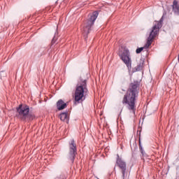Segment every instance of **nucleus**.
<instances>
[{
	"mask_svg": "<svg viewBox=\"0 0 179 179\" xmlns=\"http://www.w3.org/2000/svg\"><path fill=\"white\" fill-rule=\"evenodd\" d=\"M139 81L131 83L122 101V104H126L127 108L134 115L136 113V100L139 96Z\"/></svg>",
	"mask_w": 179,
	"mask_h": 179,
	"instance_id": "nucleus-1",
	"label": "nucleus"
},
{
	"mask_svg": "<svg viewBox=\"0 0 179 179\" xmlns=\"http://www.w3.org/2000/svg\"><path fill=\"white\" fill-rule=\"evenodd\" d=\"M86 78L80 77L77 83L75 92V101L79 103L85 100V93L87 92V84Z\"/></svg>",
	"mask_w": 179,
	"mask_h": 179,
	"instance_id": "nucleus-2",
	"label": "nucleus"
},
{
	"mask_svg": "<svg viewBox=\"0 0 179 179\" xmlns=\"http://www.w3.org/2000/svg\"><path fill=\"white\" fill-rule=\"evenodd\" d=\"M163 26V17L160 19L159 21H155L154 22V25L152 27L149 36L147 38V42L144 45V48H148L152 45V43H153V40L159 36V31H160V28Z\"/></svg>",
	"mask_w": 179,
	"mask_h": 179,
	"instance_id": "nucleus-3",
	"label": "nucleus"
},
{
	"mask_svg": "<svg viewBox=\"0 0 179 179\" xmlns=\"http://www.w3.org/2000/svg\"><path fill=\"white\" fill-rule=\"evenodd\" d=\"M98 16H99L98 11H94L92 14H90L88 15V19L84 24V27L82 29V33L83 34L85 40L87 39V34L90 33V31L92 30V26L94 24V22H96V19H97Z\"/></svg>",
	"mask_w": 179,
	"mask_h": 179,
	"instance_id": "nucleus-4",
	"label": "nucleus"
},
{
	"mask_svg": "<svg viewBox=\"0 0 179 179\" xmlns=\"http://www.w3.org/2000/svg\"><path fill=\"white\" fill-rule=\"evenodd\" d=\"M120 59L125 64L129 71H131L132 69V59H131V53L129 50L125 48L120 55Z\"/></svg>",
	"mask_w": 179,
	"mask_h": 179,
	"instance_id": "nucleus-5",
	"label": "nucleus"
},
{
	"mask_svg": "<svg viewBox=\"0 0 179 179\" xmlns=\"http://www.w3.org/2000/svg\"><path fill=\"white\" fill-rule=\"evenodd\" d=\"M69 160L71 163H74L76 155H78V148L76 147V143H75V140L72 139L69 143Z\"/></svg>",
	"mask_w": 179,
	"mask_h": 179,
	"instance_id": "nucleus-6",
	"label": "nucleus"
},
{
	"mask_svg": "<svg viewBox=\"0 0 179 179\" xmlns=\"http://www.w3.org/2000/svg\"><path fill=\"white\" fill-rule=\"evenodd\" d=\"M17 111L18 113V117H20L22 121H26V117L27 114L30 113V108L27 105L20 104L19 107L17 108Z\"/></svg>",
	"mask_w": 179,
	"mask_h": 179,
	"instance_id": "nucleus-7",
	"label": "nucleus"
},
{
	"mask_svg": "<svg viewBox=\"0 0 179 179\" xmlns=\"http://www.w3.org/2000/svg\"><path fill=\"white\" fill-rule=\"evenodd\" d=\"M116 164L118 166L119 169L122 170V177L123 179H127L128 178V172L127 171V163L120 158V155H117Z\"/></svg>",
	"mask_w": 179,
	"mask_h": 179,
	"instance_id": "nucleus-8",
	"label": "nucleus"
},
{
	"mask_svg": "<svg viewBox=\"0 0 179 179\" xmlns=\"http://www.w3.org/2000/svg\"><path fill=\"white\" fill-rule=\"evenodd\" d=\"M59 117L61 121H64V122H66V124H69V116L68 115L67 112L62 113L59 115Z\"/></svg>",
	"mask_w": 179,
	"mask_h": 179,
	"instance_id": "nucleus-9",
	"label": "nucleus"
},
{
	"mask_svg": "<svg viewBox=\"0 0 179 179\" xmlns=\"http://www.w3.org/2000/svg\"><path fill=\"white\" fill-rule=\"evenodd\" d=\"M57 107L59 110H64L66 107V103L62 99H59L57 102Z\"/></svg>",
	"mask_w": 179,
	"mask_h": 179,
	"instance_id": "nucleus-10",
	"label": "nucleus"
},
{
	"mask_svg": "<svg viewBox=\"0 0 179 179\" xmlns=\"http://www.w3.org/2000/svg\"><path fill=\"white\" fill-rule=\"evenodd\" d=\"M143 60H141L140 64L132 69L133 73H135V72H139V71H142V69H143Z\"/></svg>",
	"mask_w": 179,
	"mask_h": 179,
	"instance_id": "nucleus-11",
	"label": "nucleus"
},
{
	"mask_svg": "<svg viewBox=\"0 0 179 179\" xmlns=\"http://www.w3.org/2000/svg\"><path fill=\"white\" fill-rule=\"evenodd\" d=\"M172 6H173V10L174 13H176V15H179L178 2H177V1H174Z\"/></svg>",
	"mask_w": 179,
	"mask_h": 179,
	"instance_id": "nucleus-12",
	"label": "nucleus"
},
{
	"mask_svg": "<svg viewBox=\"0 0 179 179\" xmlns=\"http://www.w3.org/2000/svg\"><path fill=\"white\" fill-rule=\"evenodd\" d=\"M33 120H36V115L33 113H28L25 117V120H22L24 122L27 121H33Z\"/></svg>",
	"mask_w": 179,
	"mask_h": 179,
	"instance_id": "nucleus-13",
	"label": "nucleus"
},
{
	"mask_svg": "<svg viewBox=\"0 0 179 179\" xmlns=\"http://www.w3.org/2000/svg\"><path fill=\"white\" fill-rule=\"evenodd\" d=\"M143 48H137L136 50V54H141V52H142V51H143Z\"/></svg>",
	"mask_w": 179,
	"mask_h": 179,
	"instance_id": "nucleus-14",
	"label": "nucleus"
},
{
	"mask_svg": "<svg viewBox=\"0 0 179 179\" xmlns=\"http://www.w3.org/2000/svg\"><path fill=\"white\" fill-rule=\"evenodd\" d=\"M4 76H6V73H5V71H1L0 72V78H2Z\"/></svg>",
	"mask_w": 179,
	"mask_h": 179,
	"instance_id": "nucleus-15",
	"label": "nucleus"
},
{
	"mask_svg": "<svg viewBox=\"0 0 179 179\" xmlns=\"http://www.w3.org/2000/svg\"><path fill=\"white\" fill-rule=\"evenodd\" d=\"M55 41H57V37L55 36L52 40V43L55 44Z\"/></svg>",
	"mask_w": 179,
	"mask_h": 179,
	"instance_id": "nucleus-16",
	"label": "nucleus"
},
{
	"mask_svg": "<svg viewBox=\"0 0 179 179\" xmlns=\"http://www.w3.org/2000/svg\"><path fill=\"white\" fill-rule=\"evenodd\" d=\"M140 148H141V143H140Z\"/></svg>",
	"mask_w": 179,
	"mask_h": 179,
	"instance_id": "nucleus-17",
	"label": "nucleus"
}]
</instances>
